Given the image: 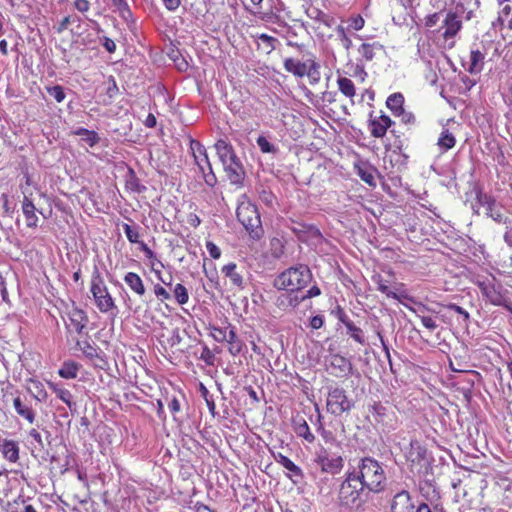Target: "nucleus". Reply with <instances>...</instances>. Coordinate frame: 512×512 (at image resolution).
Returning <instances> with one entry per match:
<instances>
[{
	"mask_svg": "<svg viewBox=\"0 0 512 512\" xmlns=\"http://www.w3.org/2000/svg\"><path fill=\"white\" fill-rule=\"evenodd\" d=\"M354 471L368 492L377 493L384 489L386 475L377 460L370 457L363 458Z\"/></svg>",
	"mask_w": 512,
	"mask_h": 512,
	"instance_id": "1",
	"label": "nucleus"
},
{
	"mask_svg": "<svg viewBox=\"0 0 512 512\" xmlns=\"http://www.w3.org/2000/svg\"><path fill=\"white\" fill-rule=\"evenodd\" d=\"M311 277L309 268L306 265H299L282 272L275 279L274 286L279 290L295 292L304 288L310 282Z\"/></svg>",
	"mask_w": 512,
	"mask_h": 512,
	"instance_id": "2",
	"label": "nucleus"
},
{
	"mask_svg": "<svg viewBox=\"0 0 512 512\" xmlns=\"http://www.w3.org/2000/svg\"><path fill=\"white\" fill-rule=\"evenodd\" d=\"M366 490L358 476H356V471L349 472L340 486L339 500L345 506H358Z\"/></svg>",
	"mask_w": 512,
	"mask_h": 512,
	"instance_id": "3",
	"label": "nucleus"
},
{
	"mask_svg": "<svg viewBox=\"0 0 512 512\" xmlns=\"http://www.w3.org/2000/svg\"><path fill=\"white\" fill-rule=\"evenodd\" d=\"M237 218L252 239L261 238L263 230L257 207L250 202H242L237 208Z\"/></svg>",
	"mask_w": 512,
	"mask_h": 512,
	"instance_id": "4",
	"label": "nucleus"
},
{
	"mask_svg": "<svg viewBox=\"0 0 512 512\" xmlns=\"http://www.w3.org/2000/svg\"><path fill=\"white\" fill-rule=\"evenodd\" d=\"M354 403L348 398L346 391L340 387H331L328 391L326 407L327 411L335 416L349 412Z\"/></svg>",
	"mask_w": 512,
	"mask_h": 512,
	"instance_id": "5",
	"label": "nucleus"
},
{
	"mask_svg": "<svg viewBox=\"0 0 512 512\" xmlns=\"http://www.w3.org/2000/svg\"><path fill=\"white\" fill-rule=\"evenodd\" d=\"M314 462L320 467L322 472L329 474H338L343 468V458L340 455L331 454L324 446L319 445Z\"/></svg>",
	"mask_w": 512,
	"mask_h": 512,
	"instance_id": "6",
	"label": "nucleus"
},
{
	"mask_svg": "<svg viewBox=\"0 0 512 512\" xmlns=\"http://www.w3.org/2000/svg\"><path fill=\"white\" fill-rule=\"evenodd\" d=\"M191 150L194 157L195 164L202 172L205 182L209 186H213L216 183V177L212 171L210 161L208 159L206 149L198 141H191Z\"/></svg>",
	"mask_w": 512,
	"mask_h": 512,
	"instance_id": "7",
	"label": "nucleus"
},
{
	"mask_svg": "<svg viewBox=\"0 0 512 512\" xmlns=\"http://www.w3.org/2000/svg\"><path fill=\"white\" fill-rule=\"evenodd\" d=\"M406 458L411 463V469L417 473H423L427 469V451L420 442L412 440L406 452Z\"/></svg>",
	"mask_w": 512,
	"mask_h": 512,
	"instance_id": "8",
	"label": "nucleus"
},
{
	"mask_svg": "<svg viewBox=\"0 0 512 512\" xmlns=\"http://www.w3.org/2000/svg\"><path fill=\"white\" fill-rule=\"evenodd\" d=\"M91 293L93 294L96 305L101 312H108L114 307V301L103 280L99 277L92 280Z\"/></svg>",
	"mask_w": 512,
	"mask_h": 512,
	"instance_id": "9",
	"label": "nucleus"
},
{
	"mask_svg": "<svg viewBox=\"0 0 512 512\" xmlns=\"http://www.w3.org/2000/svg\"><path fill=\"white\" fill-rule=\"evenodd\" d=\"M477 201L485 215L491 217L497 222L503 221L502 207L489 195L479 193L477 195Z\"/></svg>",
	"mask_w": 512,
	"mask_h": 512,
	"instance_id": "10",
	"label": "nucleus"
},
{
	"mask_svg": "<svg viewBox=\"0 0 512 512\" xmlns=\"http://www.w3.org/2000/svg\"><path fill=\"white\" fill-rule=\"evenodd\" d=\"M442 28H444V39L449 40L455 38L462 29L461 17L456 12L448 11L442 20Z\"/></svg>",
	"mask_w": 512,
	"mask_h": 512,
	"instance_id": "11",
	"label": "nucleus"
},
{
	"mask_svg": "<svg viewBox=\"0 0 512 512\" xmlns=\"http://www.w3.org/2000/svg\"><path fill=\"white\" fill-rule=\"evenodd\" d=\"M391 512H417V506L408 491L402 490L393 497Z\"/></svg>",
	"mask_w": 512,
	"mask_h": 512,
	"instance_id": "12",
	"label": "nucleus"
},
{
	"mask_svg": "<svg viewBox=\"0 0 512 512\" xmlns=\"http://www.w3.org/2000/svg\"><path fill=\"white\" fill-rule=\"evenodd\" d=\"M393 124V121L387 115L371 118L369 120V128L371 135L375 138H382L386 135L388 128Z\"/></svg>",
	"mask_w": 512,
	"mask_h": 512,
	"instance_id": "13",
	"label": "nucleus"
},
{
	"mask_svg": "<svg viewBox=\"0 0 512 512\" xmlns=\"http://www.w3.org/2000/svg\"><path fill=\"white\" fill-rule=\"evenodd\" d=\"M227 179L231 184L239 185L244 178V170L239 159L223 165Z\"/></svg>",
	"mask_w": 512,
	"mask_h": 512,
	"instance_id": "14",
	"label": "nucleus"
},
{
	"mask_svg": "<svg viewBox=\"0 0 512 512\" xmlns=\"http://www.w3.org/2000/svg\"><path fill=\"white\" fill-rule=\"evenodd\" d=\"M215 149L222 165H225L238 159L232 145L228 143L226 140H218L215 143Z\"/></svg>",
	"mask_w": 512,
	"mask_h": 512,
	"instance_id": "15",
	"label": "nucleus"
},
{
	"mask_svg": "<svg viewBox=\"0 0 512 512\" xmlns=\"http://www.w3.org/2000/svg\"><path fill=\"white\" fill-rule=\"evenodd\" d=\"M482 294L487 300L493 305L502 306L505 305L506 299L502 293L492 283H480L479 285Z\"/></svg>",
	"mask_w": 512,
	"mask_h": 512,
	"instance_id": "16",
	"label": "nucleus"
},
{
	"mask_svg": "<svg viewBox=\"0 0 512 512\" xmlns=\"http://www.w3.org/2000/svg\"><path fill=\"white\" fill-rule=\"evenodd\" d=\"M87 322L88 317L85 312L78 308H73L69 312V324H67V327L80 334L86 327Z\"/></svg>",
	"mask_w": 512,
	"mask_h": 512,
	"instance_id": "17",
	"label": "nucleus"
},
{
	"mask_svg": "<svg viewBox=\"0 0 512 512\" xmlns=\"http://www.w3.org/2000/svg\"><path fill=\"white\" fill-rule=\"evenodd\" d=\"M329 365L334 370L333 373L336 376L347 375L352 370L351 362L338 354H334L330 357Z\"/></svg>",
	"mask_w": 512,
	"mask_h": 512,
	"instance_id": "18",
	"label": "nucleus"
},
{
	"mask_svg": "<svg viewBox=\"0 0 512 512\" xmlns=\"http://www.w3.org/2000/svg\"><path fill=\"white\" fill-rule=\"evenodd\" d=\"M277 463L281 464L286 470L289 471L288 476L293 479L294 482H298L299 479H302L303 473L299 466H297L293 461H291L288 457L284 456L281 453H278L274 456Z\"/></svg>",
	"mask_w": 512,
	"mask_h": 512,
	"instance_id": "19",
	"label": "nucleus"
},
{
	"mask_svg": "<svg viewBox=\"0 0 512 512\" xmlns=\"http://www.w3.org/2000/svg\"><path fill=\"white\" fill-rule=\"evenodd\" d=\"M22 212L25 217L26 225L30 228L37 227L38 216L32 199H23Z\"/></svg>",
	"mask_w": 512,
	"mask_h": 512,
	"instance_id": "20",
	"label": "nucleus"
},
{
	"mask_svg": "<svg viewBox=\"0 0 512 512\" xmlns=\"http://www.w3.org/2000/svg\"><path fill=\"white\" fill-rule=\"evenodd\" d=\"M1 452L3 457L12 463L19 459V447L13 440H4L1 444Z\"/></svg>",
	"mask_w": 512,
	"mask_h": 512,
	"instance_id": "21",
	"label": "nucleus"
},
{
	"mask_svg": "<svg viewBox=\"0 0 512 512\" xmlns=\"http://www.w3.org/2000/svg\"><path fill=\"white\" fill-rule=\"evenodd\" d=\"M293 292L283 293L276 299V305L282 310L294 309L301 302V298L293 295Z\"/></svg>",
	"mask_w": 512,
	"mask_h": 512,
	"instance_id": "22",
	"label": "nucleus"
},
{
	"mask_svg": "<svg viewBox=\"0 0 512 512\" xmlns=\"http://www.w3.org/2000/svg\"><path fill=\"white\" fill-rule=\"evenodd\" d=\"M228 339L226 340L229 344L228 351L232 356H237L242 352L243 342L237 337L235 328L228 325Z\"/></svg>",
	"mask_w": 512,
	"mask_h": 512,
	"instance_id": "23",
	"label": "nucleus"
},
{
	"mask_svg": "<svg viewBox=\"0 0 512 512\" xmlns=\"http://www.w3.org/2000/svg\"><path fill=\"white\" fill-rule=\"evenodd\" d=\"M307 63L300 62L293 58H287L284 61V68L286 71L294 74L297 77H303L307 72Z\"/></svg>",
	"mask_w": 512,
	"mask_h": 512,
	"instance_id": "24",
	"label": "nucleus"
},
{
	"mask_svg": "<svg viewBox=\"0 0 512 512\" xmlns=\"http://www.w3.org/2000/svg\"><path fill=\"white\" fill-rule=\"evenodd\" d=\"M222 273L229 278L230 283L235 287H242L243 277L240 272L237 271V266L234 263H229L222 268Z\"/></svg>",
	"mask_w": 512,
	"mask_h": 512,
	"instance_id": "25",
	"label": "nucleus"
},
{
	"mask_svg": "<svg viewBox=\"0 0 512 512\" xmlns=\"http://www.w3.org/2000/svg\"><path fill=\"white\" fill-rule=\"evenodd\" d=\"M125 283L136 294L142 296L145 294V287L140 276L134 272H128L124 277Z\"/></svg>",
	"mask_w": 512,
	"mask_h": 512,
	"instance_id": "26",
	"label": "nucleus"
},
{
	"mask_svg": "<svg viewBox=\"0 0 512 512\" xmlns=\"http://www.w3.org/2000/svg\"><path fill=\"white\" fill-rule=\"evenodd\" d=\"M13 406L17 414L26 419L29 423L32 424L35 421V412L32 408L24 404L20 397H16L13 400Z\"/></svg>",
	"mask_w": 512,
	"mask_h": 512,
	"instance_id": "27",
	"label": "nucleus"
},
{
	"mask_svg": "<svg viewBox=\"0 0 512 512\" xmlns=\"http://www.w3.org/2000/svg\"><path fill=\"white\" fill-rule=\"evenodd\" d=\"M28 383L29 386L27 389L33 394V397L39 402L45 401L47 398V392L44 389V385L35 379H29Z\"/></svg>",
	"mask_w": 512,
	"mask_h": 512,
	"instance_id": "28",
	"label": "nucleus"
},
{
	"mask_svg": "<svg viewBox=\"0 0 512 512\" xmlns=\"http://www.w3.org/2000/svg\"><path fill=\"white\" fill-rule=\"evenodd\" d=\"M484 55L479 50H472L470 53L469 73H479L483 68Z\"/></svg>",
	"mask_w": 512,
	"mask_h": 512,
	"instance_id": "29",
	"label": "nucleus"
},
{
	"mask_svg": "<svg viewBox=\"0 0 512 512\" xmlns=\"http://www.w3.org/2000/svg\"><path fill=\"white\" fill-rule=\"evenodd\" d=\"M50 389L59 397L70 409L75 405L72 402V394L69 390L60 387L58 384L49 382Z\"/></svg>",
	"mask_w": 512,
	"mask_h": 512,
	"instance_id": "30",
	"label": "nucleus"
},
{
	"mask_svg": "<svg viewBox=\"0 0 512 512\" xmlns=\"http://www.w3.org/2000/svg\"><path fill=\"white\" fill-rule=\"evenodd\" d=\"M404 104V97L401 93H394L391 94L386 101L387 107L391 110V112L394 114V116L401 112Z\"/></svg>",
	"mask_w": 512,
	"mask_h": 512,
	"instance_id": "31",
	"label": "nucleus"
},
{
	"mask_svg": "<svg viewBox=\"0 0 512 512\" xmlns=\"http://www.w3.org/2000/svg\"><path fill=\"white\" fill-rule=\"evenodd\" d=\"M340 92L348 98H353L356 94L354 83L347 77H339L337 80Z\"/></svg>",
	"mask_w": 512,
	"mask_h": 512,
	"instance_id": "32",
	"label": "nucleus"
},
{
	"mask_svg": "<svg viewBox=\"0 0 512 512\" xmlns=\"http://www.w3.org/2000/svg\"><path fill=\"white\" fill-rule=\"evenodd\" d=\"M455 143H456V139H455L454 135L451 132H449L448 129H444L441 132L440 137L437 142L438 146L443 151H447V150L453 148L455 146Z\"/></svg>",
	"mask_w": 512,
	"mask_h": 512,
	"instance_id": "33",
	"label": "nucleus"
},
{
	"mask_svg": "<svg viewBox=\"0 0 512 512\" xmlns=\"http://www.w3.org/2000/svg\"><path fill=\"white\" fill-rule=\"evenodd\" d=\"M79 365L75 362H65L59 370V375L65 379H74L77 377Z\"/></svg>",
	"mask_w": 512,
	"mask_h": 512,
	"instance_id": "34",
	"label": "nucleus"
},
{
	"mask_svg": "<svg viewBox=\"0 0 512 512\" xmlns=\"http://www.w3.org/2000/svg\"><path fill=\"white\" fill-rule=\"evenodd\" d=\"M341 320L346 326L349 335L358 343L364 344L365 340L363 331L359 327L355 326L352 321L346 320L344 318H341Z\"/></svg>",
	"mask_w": 512,
	"mask_h": 512,
	"instance_id": "35",
	"label": "nucleus"
},
{
	"mask_svg": "<svg viewBox=\"0 0 512 512\" xmlns=\"http://www.w3.org/2000/svg\"><path fill=\"white\" fill-rule=\"evenodd\" d=\"M320 66L314 60H309L307 65V72L305 75L308 76L311 84H316L320 80Z\"/></svg>",
	"mask_w": 512,
	"mask_h": 512,
	"instance_id": "36",
	"label": "nucleus"
},
{
	"mask_svg": "<svg viewBox=\"0 0 512 512\" xmlns=\"http://www.w3.org/2000/svg\"><path fill=\"white\" fill-rule=\"evenodd\" d=\"M76 346L89 358L94 359L98 357L97 349L88 341H77Z\"/></svg>",
	"mask_w": 512,
	"mask_h": 512,
	"instance_id": "37",
	"label": "nucleus"
},
{
	"mask_svg": "<svg viewBox=\"0 0 512 512\" xmlns=\"http://www.w3.org/2000/svg\"><path fill=\"white\" fill-rule=\"evenodd\" d=\"M357 174L358 176L367 184L370 186L375 185V178L372 169L365 166H359L357 167Z\"/></svg>",
	"mask_w": 512,
	"mask_h": 512,
	"instance_id": "38",
	"label": "nucleus"
},
{
	"mask_svg": "<svg viewBox=\"0 0 512 512\" xmlns=\"http://www.w3.org/2000/svg\"><path fill=\"white\" fill-rule=\"evenodd\" d=\"M174 297L180 305H184L189 300V294L187 289L180 283L176 284L173 290Z\"/></svg>",
	"mask_w": 512,
	"mask_h": 512,
	"instance_id": "39",
	"label": "nucleus"
},
{
	"mask_svg": "<svg viewBox=\"0 0 512 512\" xmlns=\"http://www.w3.org/2000/svg\"><path fill=\"white\" fill-rule=\"evenodd\" d=\"M296 433L298 436L303 437L309 443H312L315 439L313 433L310 431V428L305 421L296 428Z\"/></svg>",
	"mask_w": 512,
	"mask_h": 512,
	"instance_id": "40",
	"label": "nucleus"
},
{
	"mask_svg": "<svg viewBox=\"0 0 512 512\" xmlns=\"http://www.w3.org/2000/svg\"><path fill=\"white\" fill-rule=\"evenodd\" d=\"M374 48V44L364 43L359 47L358 52L362 59L365 61H371L374 57Z\"/></svg>",
	"mask_w": 512,
	"mask_h": 512,
	"instance_id": "41",
	"label": "nucleus"
},
{
	"mask_svg": "<svg viewBox=\"0 0 512 512\" xmlns=\"http://www.w3.org/2000/svg\"><path fill=\"white\" fill-rule=\"evenodd\" d=\"M256 142L263 153H275L277 151L276 147L265 136H259Z\"/></svg>",
	"mask_w": 512,
	"mask_h": 512,
	"instance_id": "42",
	"label": "nucleus"
},
{
	"mask_svg": "<svg viewBox=\"0 0 512 512\" xmlns=\"http://www.w3.org/2000/svg\"><path fill=\"white\" fill-rule=\"evenodd\" d=\"M47 93L49 94V96L54 98L58 103H61L65 99L64 90L59 85L47 87Z\"/></svg>",
	"mask_w": 512,
	"mask_h": 512,
	"instance_id": "43",
	"label": "nucleus"
},
{
	"mask_svg": "<svg viewBox=\"0 0 512 512\" xmlns=\"http://www.w3.org/2000/svg\"><path fill=\"white\" fill-rule=\"evenodd\" d=\"M112 2L123 18L127 19L131 16V10L126 0H112Z\"/></svg>",
	"mask_w": 512,
	"mask_h": 512,
	"instance_id": "44",
	"label": "nucleus"
},
{
	"mask_svg": "<svg viewBox=\"0 0 512 512\" xmlns=\"http://www.w3.org/2000/svg\"><path fill=\"white\" fill-rule=\"evenodd\" d=\"M228 331H229L228 326L226 328L213 327L212 328V332H211V336L217 342H224V341H226L228 339L227 338L228 337Z\"/></svg>",
	"mask_w": 512,
	"mask_h": 512,
	"instance_id": "45",
	"label": "nucleus"
},
{
	"mask_svg": "<svg viewBox=\"0 0 512 512\" xmlns=\"http://www.w3.org/2000/svg\"><path fill=\"white\" fill-rule=\"evenodd\" d=\"M123 230L131 243H139V233L136 228H133L129 224H123Z\"/></svg>",
	"mask_w": 512,
	"mask_h": 512,
	"instance_id": "46",
	"label": "nucleus"
},
{
	"mask_svg": "<svg viewBox=\"0 0 512 512\" xmlns=\"http://www.w3.org/2000/svg\"><path fill=\"white\" fill-rule=\"evenodd\" d=\"M395 116L399 117L400 121L406 125H413L416 122V118H415L414 114L411 112L405 111V109H402L401 112L397 113Z\"/></svg>",
	"mask_w": 512,
	"mask_h": 512,
	"instance_id": "47",
	"label": "nucleus"
},
{
	"mask_svg": "<svg viewBox=\"0 0 512 512\" xmlns=\"http://www.w3.org/2000/svg\"><path fill=\"white\" fill-rule=\"evenodd\" d=\"M314 12L316 13L315 19L318 22H320L321 24H324L327 27H331L332 24L334 23V19L332 17H330L329 15H327L319 10H315Z\"/></svg>",
	"mask_w": 512,
	"mask_h": 512,
	"instance_id": "48",
	"label": "nucleus"
},
{
	"mask_svg": "<svg viewBox=\"0 0 512 512\" xmlns=\"http://www.w3.org/2000/svg\"><path fill=\"white\" fill-rule=\"evenodd\" d=\"M418 317L420 318L423 326L429 329L430 331H434L438 327L436 321L431 317L424 315H418Z\"/></svg>",
	"mask_w": 512,
	"mask_h": 512,
	"instance_id": "49",
	"label": "nucleus"
},
{
	"mask_svg": "<svg viewBox=\"0 0 512 512\" xmlns=\"http://www.w3.org/2000/svg\"><path fill=\"white\" fill-rule=\"evenodd\" d=\"M214 358H215V356H214L213 352L208 347H204L202 349V352L200 354V359L203 360L206 364L212 365Z\"/></svg>",
	"mask_w": 512,
	"mask_h": 512,
	"instance_id": "50",
	"label": "nucleus"
},
{
	"mask_svg": "<svg viewBox=\"0 0 512 512\" xmlns=\"http://www.w3.org/2000/svg\"><path fill=\"white\" fill-rule=\"evenodd\" d=\"M378 290L385 294L387 297L397 298L395 292H393L390 287L386 284V282L379 280L378 281Z\"/></svg>",
	"mask_w": 512,
	"mask_h": 512,
	"instance_id": "51",
	"label": "nucleus"
},
{
	"mask_svg": "<svg viewBox=\"0 0 512 512\" xmlns=\"http://www.w3.org/2000/svg\"><path fill=\"white\" fill-rule=\"evenodd\" d=\"M206 248L210 254V256L214 259H218L221 256V250L220 248L214 244L213 242L208 241L206 243Z\"/></svg>",
	"mask_w": 512,
	"mask_h": 512,
	"instance_id": "52",
	"label": "nucleus"
},
{
	"mask_svg": "<svg viewBox=\"0 0 512 512\" xmlns=\"http://www.w3.org/2000/svg\"><path fill=\"white\" fill-rule=\"evenodd\" d=\"M337 31L341 37V43H342L343 47L346 50H349L352 46L351 39L346 36L344 28L342 26H338Z\"/></svg>",
	"mask_w": 512,
	"mask_h": 512,
	"instance_id": "53",
	"label": "nucleus"
},
{
	"mask_svg": "<svg viewBox=\"0 0 512 512\" xmlns=\"http://www.w3.org/2000/svg\"><path fill=\"white\" fill-rule=\"evenodd\" d=\"M441 13H433L425 18V26L428 28L434 27L440 20Z\"/></svg>",
	"mask_w": 512,
	"mask_h": 512,
	"instance_id": "54",
	"label": "nucleus"
},
{
	"mask_svg": "<svg viewBox=\"0 0 512 512\" xmlns=\"http://www.w3.org/2000/svg\"><path fill=\"white\" fill-rule=\"evenodd\" d=\"M259 197H260L261 201L263 203H265L266 205H272L274 202V199H275L274 195L271 192L266 191V190L261 191L259 194Z\"/></svg>",
	"mask_w": 512,
	"mask_h": 512,
	"instance_id": "55",
	"label": "nucleus"
},
{
	"mask_svg": "<svg viewBox=\"0 0 512 512\" xmlns=\"http://www.w3.org/2000/svg\"><path fill=\"white\" fill-rule=\"evenodd\" d=\"M155 295L161 300H169L171 298L170 294L160 285H156L154 288Z\"/></svg>",
	"mask_w": 512,
	"mask_h": 512,
	"instance_id": "56",
	"label": "nucleus"
},
{
	"mask_svg": "<svg viewBox=\"0 0 512 512\" xmlns=\"http://www.w3.org/2000/svg\"><path fill=\"white\" fill-rule=\"evenodd\" d=\"M257 38L259 40H261L262 42L266 43L271 49L275 48V43L277 42L276 38L269 36L267 34H264V33L258 35Z\"/></svg>",
	"mask_w": 512,
	"mask_h": 512,
	"instance_id": "57",
	"label": "nucleus"
},
{
	"mask_svg": "<svg viewBox=\"0 0 512 512\" xmlns=\"http://www.w3.org/2000/svg\"><path fill=\"white\" fill-rule=\"evenodd\" d=\"M449 309L455 311L456 313L460 314L463 316L464 320L467 322L469 320V313L463 309L462 307L456 305V304H450L448 306Z\"/></svg>",
	"mask_w": 512,
	"mask_h": 512,
	"instance_id": "58",
	"label": "nucleus"
},
{
	"mask_svg": "<svg viewBox=\"0 0 512 512\" xmlns=\"http://www.w3.org/2000/svg\"><path fill=\"white\" fill-rule=\"evenodd\" d=\"M321 294V291L320 289L317 287V286H313L311 287L307 292L306 294H304L301 298V301L305 300V299H308V298H312V297H316V296H319Z\"/></svg>",
	"mask_w": 512,
	"mask_h": 512,
	"instance_id": "59",
	"label": "nucleus"
},
{
	"mask_svg": "<svg viewBox=\"0 0 512 512\" xmlns=\"http://www.w3.org/2000/svg\"><path fill=\"white\" fill-rule=\"evenodd\" d=\"M75 8L80 12H86L89 10L90 4L87 0H75Z\"/></svg>",
	"mask_w": 512,
	"mask_h": 512,
	"instance_id": "60",
	"label": "nucleus"
},
{
	"mask_svg": "<svg viewBox=\"0 0 512 512\" xmlns=\"http://www.w3.org/2000/svg\"><path fill=\"white\" fill-rule=\"evenodd\" d=\"M103 46L105 47V49L109 52V53H113L115 52L116 50V44L115 42L108 38V37H104L103 38Z\"/></svg>",
	"mask_w": 512,
	"mask_h": 512,
	"instance_id": "61",
	"label": "nucleus"
},
{
	"mask_svg": "<svg viewBox=\"0 0 512 512\" xmlns=\"http://www.w3.org/2000/svg\"><path fill=\"white\" fill-rule=\"evenodd\" d=\"M162 1L164 3V6L169 11H175L180 6V3H181L180 0H162Z\"/></svg>",
	"mask_w": 512,
	"mask_h": 512,
	"instance_id": "62",
	"label": "nucleus"
},
{
	"mask_svg": "<svg viewBox=\"0 0 512 512\" xmlns=\"http://www.w3.org/2000/svg\"><path fill=\"white\" fill-rule=\"evenodd\" d=\"M363 26H364V19L361 16H357V17L352 19L351 27L354 30L358 31V30L362 29Z\"/></svg>",
	"mask_w": 512,
	"mask_h": 512,
	"instance_id": "63",
	"label": "nucleus"
},
{
	"mask_svg": "<svg viewBox=\"0 0 512 512\" xmlns=\"http://www.w3.org/2000/svg\"><path fill=\"white\" fill-rule=\"evenodd\" d=\"M323 323H324V320H323L322 316L316 315V316L312 317V319L310 321V326L313 329H319L322 327Z\"/></svg>",
	"mask_w": 512,
	"mask_h": 512,
	"instance_id": "64",
	"label": "nucleus"
}]
</instances>
